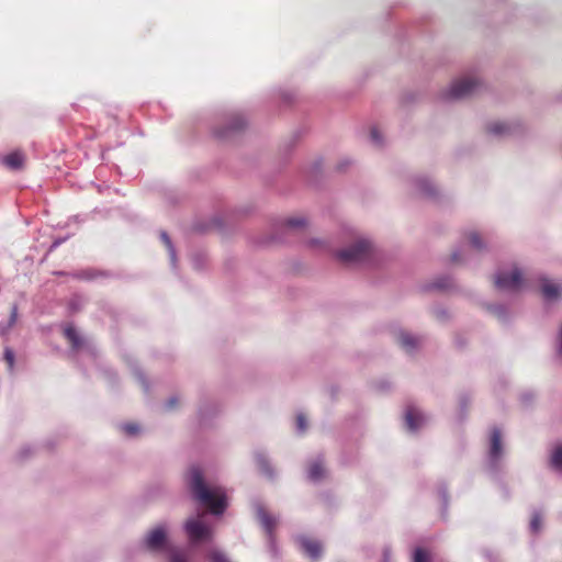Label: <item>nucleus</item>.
<instances>
[{
	"label": "nucleus",
	"instance_id": "9",
	"mask_svg": "<svg viewBox=\"0 0 562 562\" xmlns=\"http://www.w3.org/2000/svg\"><path fill=\"white\" fill-rule=\"evenodd\" d=\"M246 120L240 113H231L223 117L222 122L214 127V135L220 139H228L243 131Z\"/></svg>",
	"mask_w": 562,
	"mask_h": 562
},
{
	"label": "nucleus",
	"instance_id": "12",
	"mask_svg": "<svg viewBox=\"0 0 562 562\" xmlns=\"http://www.w3.org/2000/svg\"><path fill=\"white\" fill-rule=\"evenodd\" d=\"M398 345L407 352L413 353L420 345V337L413 335L406 330H400L397 334Z\"/></svg>",
	"mask_w": 562,
	"mask_h": 562
},
{
	"label": "nucleus",
	"instance_id": "32",
	"mask_svg": "<svg viewBox=\"0 0 562 562\" xmlns=\"http://www.w3.org/2000/svg\"><path fill=\"white\" fill-rule=\"evenodd\" d=\"M306 428H307V422H306L305 416L302 413L297 414V416H296V431L299 434H303L306 430Z\"/></svg>",
	"mask_w": 562,
	"mask_h": 562
},
{
	"label": "nucleus",
	"instance_id": "17",
	"mask_svg": "<svg viewBox=\"0 0 562 562\" xmlns=\"http://www.w3.org/2000/svg\"><path fill=\"white\" fill-rule=\"evenodd\" d=\"M25 157L21 151H13L2 157V164L11 170H19L23 167Z\"/></svg>",
	"mask_w": 562,
	"mask_h": 562
},
{
	"label": "nucleus",
	"instance_id": "18",
	"mask_svg": "<svg viewBox=\"0 0 562 562\" xmlns=\"http://www.w3.org/2000/svg\"><path fill=\"white\" fill-rule=\"evenodd\" d=\"M64 335L71 344L74 350H79L83 347L85 341L72 325L65 327Z\"/></svg>",
	"mask_w": 562,
	"mask_h": 562
},
{
	"label": "nucleus",
	"instance_id": "39",
	"mask_svg": "<svg viewBox=\"0 0 562 562\" xmlns=\"http://www.w3.org/2000/svg\"><path fill=\"white\" fill-rule=\"evenodd\" d=\"M192 265L195 269H201L202 268V261L200 260L199 256H194L192 258Z\"/></svg>",
	"mask_w": 562,
	"mask_h": 562
},
{
	"label": "nucleus",
	"instance_id": "29",
	"mask_svg": "<svg viewBox=\"0 0 562 562\" xmlns=\"http://www.w3.org/2000/svg\"><path fill=\"white\" fill-rule=\"evenodd\" d=\"M451 285V280L448 277H441L436 280L429 288L436 290H447Z\"/></svg>",
	"mask_w": 562,
	"mask_h": 562
},
{
	"label": "nucleus",
	"instance_id": "38",
	"mask_svg": "<svg viewBox=\"0 0 562 562\" xmlns=\"http://www.w3.org/2000/svg\"><path fill=\"white\" fill-rule=\"evenodd\" d=\"M557 353L559 357H562V326L560 327V330H559V341H558V346H557Z\"/></svg>",
	"mask_w": 562,
	"mask_h": 562
},
{
	"label": "nucleus",
	"instance_id": "22",
	"mask_svg": "<svg viewBox=\"0 0 562 562\" xmlns=\"http://www.w3.org/2000/svg\"><path fill=\"white\" fill-rule=\"evenodd\" d=\"M487 310L502 323H507L510 319V313L504 304H491Z\"/></svg>",
	"mask_w": 562,
	"mask_h": 562
},
{
	"label": "nucleus",
	"instance_id": "21",
	"mask_svg": "<svg viewBox=\"0 0 562 562\" xmlns=\"http://www.w3.org/2000/svg\"><path fill=\"white\" fill-rule=\"evenodd\" d=\"M255 459H256V463H257L259 470L261 471V473L265 474L266 476L272 479L274 475V472L269 462L268 457L262 452H258V453H256Z\"/></svg>",
	"mask_w": 562,
	"mask_h": 562
},
{
	"label": "nucleus",
	"instance_id": "40",
	"mask_svg": "<svg viewBox=\"0 0 562 562\" xmlns=\"http://www.w3.org/2000/svg\"><path fill=\"white\" fill-rule=\"evenodd\" d=\"M171 562H188V561L180 554H172Z\"/></svg>",
	"mask_w": 562,
	"mask_h": 562
},
{
	"label": "nucleus",
	"instance_id": "3",
	"mask_svg": "<svg viewBox=\"0 0 562 562\" xmlns=\"http://www.w3.org/2000/svg\"><path fill=\"white\" fill-rule=\"evenodd\" d=\"M374 255L373 241L367 236L359 235L351 244L339 249L336 258L344 265L353 266L370 262Z\"/></svg>",
	"mask_w": 562,
	"mask_h": 562
},
{
	"label": "nucleus",
	"instance_id": "47",
	"mask_svg": "<svg viewBox=\"0 0 562 562\" xmlns=\"http://www.w3.org/2000/svg\"><path fill=\"white\" fill-rule=\"evenodd\" d=\"M291 99H292V95H290V94H285V95H284V100H285V101H290Z\"/></svg>",
	"mask_w": 562,
	"mask_h": 562
},
{
	"label": "nucleus",
	"instance_id": "19",
	"mask_svg": "<svg viewBox=\"0 0 562 562\" xmlns=\"http://www.w3.org/2000/svg\"><path fill=\"white\" fill-rule=\"evenodd\" d=\"M18 317H19L18 306L13 305L11 307L9 319L5 323H0V336L1 337H7L10 334L11 329L18 322Z\"/></svg>",
	"mask_w": 562,
	"mask_h": 562
},
{
	"label": "nucleus",
	"instance_id": "6",
	"mask_svg": "<svg viewBox=\"0 0 562 562\" xmlns=\"http://www.w3.org/2000/svg\"><path fill=\"white\" fill-rule=\"evenodd\" d=\"M205 513H198L189 517L183 525L184 532L193 546L210 541L213 537V530L205 521Z\"/></svg>",
	"mask_w": 562,
	"mask_h": 562
},
{
	"label": "nucleus",
	"instance_id": "44",
	"mask_svg": "<svg viewBox=\"0 0 562 562\" xmlns=\"http://www.w3.org/2000/svg\"><path fill=\"white\" fill-rule=\"evenodd\" d=\"M318 243H319V241H318V240H316V239H312V240L310 241L311 246H315V245H317Z\"/></svg>",
	"mask_w": 562,
	"mask_h": 562
},
{
	"label": "nucleus",
	"instance_id": "23",
	"mask_svg": "<svg viewBox=\"0 0 562 562\" xmlns=\"http://www.w3.org/2000/svg\"><path fill=\"white\" fill-rule=\"evenodd\" d=\"M160 239H161V241L164 243L165 247L168 250L169 261H170L171 268L176 269L177 268V254H176V248H175V246H173L169 235L166 232H161L160 233Z\"/></svg>",
	"mask_w": 562,
	"mask_h": 562
},
{
	"label": "nucleus",
	"instance_id": "1",
	"mask_svg": "<svg viewBox=\"0 0 562 562\" xmlns=\"http://www.w3.org/2000/svg\"><path fill=\"white\" fill-rule=\"evenodd\" d=\"M187 482L193 498L209 507L213 515L220 516L224 513L227 506L224 488L216 484H206L200 467H190Z\"/></svg>",
	"mask_w": 562,
	"mask_h": 562
},
{
	"label": "nucleus",
	"instance_id": "30",
	"mask_svg": "<svg viewBox=\"0 0 562 562\" xmlns=\"http://www.w3.org/2000/svg\"><path fill=\"white\" fill-rule=\"evenodd\" d=\"M370 140L374 146H381L383 144V138L380 131L376 127H372L370 131Z\"/></svg>",
	"mask_w": 562,
	"mask_h": 562
},
{
	"label": "nucleus",
	"instance_id": "45",
	"mask_svg": "<svg viewBox=\"0 0 562 562\" xmlns=\"http://www.w3.org/2000/svg\"><path fill=\"white\" fill-rule=\"evenodd\" d=\"M348 164H349V161H348V160H345V161H342V162H341V165L339 166V168H340V169H342V168H344V166H346V165H348Z\"/></svg>",
	"mask_w": 562,
	"mask_h": 562
},
{
	"label": "nucleus",
	"instance_id": "24",
	"mask_svg": "<svg viewBox=\"0 0 562 562\" xmlns=\"http://www.w3.org/2000/svg\"><path fill=\"white\" fill-rule=\"evenodd\" d=\"M550 465L557 472L562 473V443L553 449L550 457Z\"/></svg>",
	"mask_w": 562,
	"mask_h": 562
},
{
	"label": "nucleus",
	"instance_id": "41",
	"mask_svg": "<svg viewBox=\"0 0 562 562\" xmlns=\"http://www.w3.org/2000/svg\"><path fill=\"white\" fill-rule=\"evenodd\" d=\"M390 559H391V552H390V550L386 548V549H384V551H383V562H389V561H390Z\"/></svg>",
	"mask_w": 562,
	"mask_h": 562
},
{
	"label": "nucleus",
	"instance_id": "28",
	"mask_svg": "<svg viewBox=\"0 0 562 562\" xmlns=\"http://www.w3.org/2000/svg\"><path fill=\"white\" fill-rule=\"evenodd\" d=\"M121 429L128 437H135L140 432V427L135 423L122 424Z\"/></svg>",
	"mask_w": 562,
	"mask_h": 562
},
{
	"label": "nucleus",
	"instance_id": "4",
	"mask_svg": "<svg viewBox=\"0 0 562 562\" xmlns=\"http://www.w3.org/2000/svg\"><path fill=\"white\" fill-rule=\"evenodd\" d=\"M529 281L525 271L515 262L498 268L494 274L495 288L507 293L522 291L528 286Z\"/></svg>",
	"mask_w": 562,
	"mask_h": 562
},
{
	"label": "nucleus",
	"instance_id": "15",
	"mask_svg": "<svg viewBox=\"0 0 562 562\" xmlns=\"http://www.w3.org/2000/svg\"><path fill=\"white\" fill-rule=\"evenodd\" d=\"M301 548L311 559H318L322 554V548L318 541L302 537L300 538Z\"/></svg>",
	"mask_w": 562,
	"mask_h": 562
},
{
	"label": "nucleus",
	"instance_id": "8",
	"mask_svg": "<svg viewBox=\"0 0 562 562\" xmlns=\"http://www.w3.org/2000/svg\"><path fill=\"white\" fill-rule=\"evenodd\" d=\"M505 456V447L503 443L502 432L498 428L494 427L490 434L488 451L486 457L487 470L496 474Z\"/></svg>",
	"mask_w": 562,
	"mask_h": 562
},
{
	"label": "nucleus",
	"instance_id": "13",
	"mask_svg": "<svg viewBox=\"0 0 562 562\" xmlns=\"http://www.w3.org/2000/svg\"><path fill=\"white\" fill-rule=\"evenodd\" d=\"M539 282L541 293L546 300H557L561 295L562 286L559 283H555L546 277H540Z\"/></svg>",
	"mask_w": 562,
	"mask_h": 562
},
{
	"label": "nucleus",
	"instance_id": "46",
	"mask_svg": "<svg viewBox=\"0 0 562 562\" xmlns=\"http://www.w3.org/2000/svg\"><path fill=\"white\" fill-rule=\"evenodd\" d=\"M321 165H322V162H321V161H316V162H315L314 168H315V169H318V168H321Z\"/></svg>",
	"mask_w": 562,
	"mask_h": 562
},
{
	"label": "nucleus",
	"instance_id": "7",
	"mask_svg": "<svg viewBox=\"0 0 562 562\" xmlns=\"http://www.w3.org/2000/svg\"><path fill=\"white\" fill-rule=\"evenodd\" d=\"M481 86L482 81L476 75H465L452 81L443 92V98L449 101L461 100L474 94Z\"/></svg>",
	"mask_w": 562,
	"mask_h": 562
},
{
	"label": "nucleus",
	"instance_id": "16",
	"mask_svg": "<svg viewBox=\"0 0 562 562\" xmlns=\"http://www.w3.org/2000/svg\"><path fill=\"white\" fill-rule=\"evenodd\" d=\"M325 475L323 460L317 458L312 461L307 468V477L312 482H319Z\"/></svg>",
	"mask_w": 562,
	"mask_h": 562
},
{
	"label": "nucleus",
	"instance_id": "10",
	"mask_svg": "<svg viewBox=\"0 0 562 562\" xmlns=\"http://www.w3.org/2000/svg\"><path fill=\"white\" fill-rule=\"evenodd\" d=\"M256 514H257V518L260 521L261 527L265 529V531L267 533L270 551H271L272 555L276 557L277 555V547H276L273 531L278 524V518L274 516H271L269 513H267V510L263 508V506L259 505V504L256 506Z\"/></svg>",
	"mask_w": 562,
	"mask_h": 562
},
{
	"label": "nucleus",
	"instance_id": "34",
	"mask_svg": "<svg viewBox=\"0 0 562 562\" xmlns=\"http://www.w3.org/2000/svg\"><path fill=\"white\" fill-rule=\"evenodd\" d=\"M135 378L140 383V385L143 386L144 391L147 392L148 391V383H147L146 378L143 374V372H140L139 370H135Z\"/></svg>",
	"mask_w": 562,
	"mask_h": 562
},
{
	"label": "nucleus",
	"instance_id": "36",
	"mask_svg": "<svg viewBox=\"0 0 562 562\" xmlns=\"http://www.w3.org/2000/svg\"><path fill=\"white\" fill-rule=\"evenodd\" d=\"M177 403H178V397L172 396L166 402L165 407H166V409H172Z\"/></svg>",
	"mask_w": 562,
	"mask_h": 562
},
{
	"label": "nucleus",
	"instance_id": "42",
	"mask_svg": "<svg viewBox=\"0 0 562 562\" xmlns=\"http://www.w3.org/2000/svg\"><path fill=\"white\" fill-rule=\"evenodd\" d=\"M65 240H66V238H64V239L58 238V239L54 240L52 246H50V250L57 248Z\"/></svg>",
	"mask_w": 562,
	"mask_h": 562
},
{
	"label": "nucleus",
	"instance_id": "31",
	"mask_svg": "<svg viewBox=\"0 0 562 562\" xmlns=\"http://www.w3.org/2000/svg\"><path fill=\"white\" fill-rule=\"evenodd\" d=\"M211 562H229L227 557L220 550H212L210 552Z\"/></svg>",
	"mask_w": 562,
	"mask_h": 562
},
{
	"label": "nucleus",
	"instance_id": "2",
	"mask_svg": "<svg viewBox=\"0 0 562 562\" xmlns=\"http://www.w3.org/2000/svg\"><path fill=\"white\" fill-rule=\"evenodd\" d=\"M488 251L490 243L481 233L474 229L467 231L451 254V261L456 265L472 266L477 262L480 256Z\"/></svg>",
	"mask_w": 562,
	"mask_h": 562
},
{
	"label": "nucleus",
	"instance_id": "11",
	"mask_svg": "<svg viewBox=\"0 0 562 562\" xmlns=\"http://www.w3.org/2000/svg\"><path fill=\"white\" fill-rule=\"evenodd\" d=\"M426 415L415 406H408L405 412V426L412 431L416 432L419 430L426 423Z\"/></svg>",
	"mask_w": 562,
	"mask_h": 562
},
{
	"label": "nucleus",
	"instance_id": "48",
	"mask_svg": "<svg viewBox=\"0 0 562 562\" xmlns=\"http://www.w3.org/2000/svg\"><path fill=\"white\" fill-rule=\"evenodd\" d=\"M200 415L203 417L204 413L202 411V408L200 409Z\"/></svg>",
	"mask_w": 562,
	"mask_h": 562
},
{
	"label": "nucleus",
	"instance_id": "26",
	"mask_svg": "<svg viewBox=\"0 0 562 562\" xmlns=\"http://www.w3.org/2000/svg\"><path fill=\"white\" fill-rule=\"evenodd\" d=\"M530 531L532 533H538L542 528V516L539 512L535 510L531 516V520L529 524Z\"/></svg>",
	"mask_w": 562,
	"mask_h": 562
},
{
	"label": "nucleus",
	"instance_id": "37",
	"mask_svg": "<svg viewBox=\"0 0 562 562\" xmlns=\"http://www.w3.org/2000/svg\"><path fill=\"white\" fill-rule=\"evenodd\" d=\"M32 451H33L32 447H30V446L23 447L20 450V458L24 459V458L29 457L32 453Z\"/></svg>",
	"mask_w": 562,
	"mask_h": 562
},
{
	"label": "nucleus",
	"instance_id": "14",
	"mask_svg": "<svg viewBox=\"0 0 562 562\" xmlns=\"http://www.w3.org/2000/svg\"><path fill=\"white\" fill-rule=\"evenodd\" d=\"M414 189L425 196H434L436 194V187L434 182L424 176H417L413 179Z\"/></svg>",
	"mask_w": 562,
	"mask_h": 562
},
{
	"label": "nucleus",
	"instance_id": "5",
	"mask_svg": "<svg viewBox=\"0 0 562 562\" xmlns=\"http://www.w3.org/2000/svg\"><path fill=\"white\" fill-rule=\"evenodd\" d=\"M169 524L160 521L149 528L138 541V550L149 553H161L169 546Z\"/></svg>",
	"mask_w": 562,
	"mask_h": 562
},
{
	"label": "nucleus",
	"instance_id": "27",
	"mask_svg": "<svg viewBox=\"0 0 562 562\" xmlns=\"http://www.w3.org/2000/svg\"><path fill=\"white\" fill-rule=\"evenodd\" d=\"M3 358L7 362L8 370L12 374L15 366V353L10 347L4 348Z\"/></svg>",
	"mask_w": 562,
	"mask_h": 562
},
{
	"label": "nucleus",
	"instance_id": "25",
	"mask_svg": "<svg viewBox=\"0 0 562 562\" xmlns=\"http://www.w3.org/2000/svg\"><path fill=\"white\" fill-rule=\"evenodd\" d=\"M306 224V220L303 216H292L288 217L283 222V226L286 231H295L304 227Z\"/></svg>",
	"mask_w": 562,
	"mask_h": 562
},
{
	"label": "nucleus",
	"instance_id": "33",
	"mask_svg": "<svg viewBox=\"0 0 562 562\" xmlns=\"http://www.w3.org/2000/svg\"><path fill=\"white\" fill-rule=\"evenodd\" d=\"M414 562H428V554L420 548L414 552Z\"/></svg>",
	"mask_w": 562,
	"mask_h": 562
},
{
	"label": "nucleus",
	"instance_id": "35",
	"mask_svg": "<svg viewBox=\"0 0 562 562\" xmlns=\"http://www.w3.org/2000/svg\"><path fill=\"white\" fill-rule=\"evenodd\" d=\"M81 306V299L79 296H74L70 301H69V308L71 311H78Z\"/></svg>",
	"mask_w": 562,
	"mask_h": 562
},
{
	"label": "nucleus",
	"instance_id": "43",
	"mask_svg": "<svg viewBox=\"0 0 562 562\" xmlns=\"http://www.w3.org/2000/svg\"><path fill=\"white\" fill-rule=\"evenodd\" d=\"M439 494H440L443 503L447 504L448 498H447V491H446V488H440L439 490Z\"/></svg>",
	"mask_w": 562,
	"mask_h": 562
},
{
	"label": "nucleus",
	"instance_id": "20",
	"mask_svg": "<svg viewBox=\"0 0 562 562\" xmlns=\"http://www.w3.org/2000/svg\"><path fill=\"white\" fill-rule=\"evenodd\" d=\"M487 132L494 136H505L510 134L512 126L506 122H492L487 125Z\"/></svg>",
	"mask_w": 562,
	"mask_h": 562
}]
</instances>
